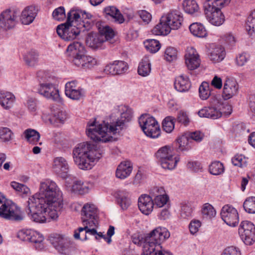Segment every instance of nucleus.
Here are the masks:
<instances>
[{"mask_svg":"<svg viewBox=\"0 0 255 255\" xmlns=\"http://www.w3.org/2000/svg\"><path fill=\"white\" fill-rule=\"evenodd\" d=\"M230 1L231 0H207L205 3L210 4L212 6H216L222 8L228 5Z\"/></svg>","mask_w":255,"mask_h":255,"instance_id":"63","label":"nucleus"},{"mask_svg":"<svg viewBox=\"0 0 255 255\" xmlns=\"http://www.w3.org/2000/svg\"><path fill=\"white\" fill-rule=\"evenodd\" d=\"M239 90V85L233 78H226L224 82L222 93L223 98L228 100L236 95Z\"/></svg>","mask_w":255,"mask_h":255,"instance_id":"21","label":"nucleus"},{"mask_svg":"<svg viewBox=\"0 0 255 255\" xmlns=\"http://www.w3.org/2000/svg\"><path fill=\"white\" fill-rule=\"evenodd\" d=\"M41 203L60 211L63 207L62 194L56 183L50 180L40 183L38 193L31 196Z\"/></svg>","mask_w":255,"mask_h":255,"instance_id":"3","label":"nucleus"},{"mask_svg":"<svg viewBox=\"0 0 255 255\" xmlns=\"http://www.w3.org/2000/svg\"><path fill=\"white\" fill-rule=\"evenodd\" d=\"M144 44L147 50L151 53L157 52L160 48L159 41L155 39H147L144 41Z\"/></svg>","mask_w":255,"mask_h":255,"instance_id":"51","label":"nucleus"},{"mask_svg":"<svg viewBox=\"0 0 255 255\" xmlns=\"http://www.w3.org/2000/svg\"><path fill=\"white\" fill-rule=\"evenodd\" d=\"M169 237L170 233L166 228L158 227L146 234L144 237V242L153 246L157 249V251L159 252V250L164 251L162 250L161 243L168 239Z\"/></svg>","mask_w":255,"mask_h":255,"instance_id":"10","label":"nucleus"},{"mask_svg":"<svg viewBox=\"0 0 255 255\" xmlns=\"http://www.w3.org/2000/svg\"><path fill=\"white\" fill-rule=\"evenodd\" d=\"M177 56V51L176 49L173 47H169L167 48L165 51V59L169 62H171L176 60Z\"/></svg>","mask_w":255,"mask_h":255,"instance_id":"59","label":"nucleus"},{"mask_svg":"<svg viewBox=\"0 0 255 255\" xmlns=\"http://www.w3.org/2000/svg\"><path fill=\"white\" fill-rule=\"evenodd\" d=\"M210 172L213 175H218L224 171L223 164L220 161L213 162L209 166Z\"/></svg>","mask_w":255,"mask_h":255,"instance_id":"53","label":"nucleus"},{"mask_svg":"<svg viewBox=\"0 0 255 255\" xmlns=\"http://www.w3.org/2000/svg\"><path fill=\"white\" fill-rule=\"evenodd\" d=\"M81 219L83 224H98V210L93 204H85L81 210Z\"/></svg>","mask_w":255,"mask_h":255,"instance_id":"15","label":"nucleus"},{"mask_svg":"<svg viewBox=\"0 0 255 255\" xmlns=\"http://www.w3.org/2000/svg\"><path fill=\"white\" fill-rule=\"evenodd\" d=\"M23 134L27 141L33 144H36L39 141L40 137L38 131L31 128L26 129Z\"/></svg>","mask_w":255,"mask_h":255,"instance_id":"44","label":"nucleus"},{"mask_svg":"<svg viewBox=\"0 0 255 255\" xmlns=\"http://www.w3.org/2000/svg\"><path fill=\"white\" fill-rule=\"evenodd\" d=\"M221 110L219 106L204 107L199 111L198 114L200 117L217 119L222 116Z\"/></svg>","mask_w":255,"mask_h":255,"instance_id":"28","label":"nucleus"},{"mask_svg":"<svg viewBox=\"0 0 255 255\" xmlns=\"http://www.w3.org/2000/svg\"><path fill=\"white\" fill-rule=\"evenodd\" d=\"M221 216L224 222L229 226L236 227L239 223V218L237 210L228 205L222 208Z\"/></svg>","mask_w":255,"mask_h":255,"instance_id":"16","label":"nucleus"},{"mask_svg":"<svg viewBox=\"0 0 255 255\" xmlns=\"http://www.w3.org/2000/svg\"><path fill=\"white\" fill-rule=\"evenodd\" d=\"M68 19L72 18L79 24V26L83 29H88L91 26L92 15L85 11L79 9H71L67 14Z\"/></svg>","mask_w":255,"mask_h":255,"instance_id":"14","label":"nucleus"},{"mask_svg":"<svg viewBox=\"0 0 255 255\" xmlns=\"http://www.w3.org/2000/svg\"><path fill=\"white\" fill-rule=\"evenodd\" d=\"M106 15L110 16L115 21L119 23L124 22L125 19L119 10L114 6H107L104 9Z\"/></svg>","mask_w":255,"mask_h":255,"instance_id":"37","label":"nucleus"},{"mask_svg":"<svg viewBox=\"0 0 255 255\" xmlns=\"http://www.w3.org/2000/svg\"><path fill=\"white\" fill-rule=\"evenodd\" d=\"M11 187L18 192L20 195L28 196L30 194L29 188L26 185L19 183L18 182L12 181L10 183Z\"/></svg>","mask_w":255,"mask_h":255,"instance_id":"48","label":"nucleus"},{"mask_svg":"<svg viewBox=\"0 0 255 255\" xmlns=\"http://www.w3.org/2000/svg\"><path fill=\"white\" fill-rule=\"evenodd\" d=\"M138 206L143 214L148 215L153 210V201L147 195H142L138 198Z\"/></svg>","mask_w":255,"mask_h":255,"instance_id":"26","label":"nucleus"},{"mask_svg":"<svg viewBox=\"0 0 255 255\" xmlns=\"http://www.w3.org/2000/svg\"><path fill=\"white\" fill-rule=\"evenodd\" d=\"M209 56L210 59L214 63L222 61L226 56L224 47L222 45H216L212 48Z\"/></svg>","mask_w":255,"mask_h":255,"instance_id":"32","label":"nucleus"},{"mask_svg":"<svg viewBox=\"0 0 255 255\" xmlns=\"http://www.w3.org/2000/svg\"><path fill=\"white\" fill-rule=\"evenodd\" d=\"M92 187L91 184L84 183L81 181H75L72 185V190L74 192L80 194H84L89 192V189Z\"/></svg>","mask_w":255,"mask_h":255,"instance_id":"42","label":"nucleus"},{"mask_svg":"<svg viewBox=\"0 0 255 255\" xmlns=\"http://www.w3.org/2000/svg\"><path fill=\"white\" fill-rule=\"evenodd\" d=\"M85 54L71 58L72 63L78 67L85 69H90L97 64L98 61L96 58Z\"/></svg>","mask_w":255,"mask_h":255,"instance_id":"19","label":"nucleus"},{"mask_svg":"<svg viewBox=\"0 0 255 255\" xmlns=\"http://www.w3.org/2000/svg\"><path fill=\"white\" fill-rule=\"evenodd\" d=\"M157 251V249L144 242L141 255H172L171 253L166 251Z\"/></svg>","mask_w":255,"mask_h":255,"instance_id":"39","label":"nucleus"},{"mask_svg":"<svg viewBox=\"0 0 255 255\" xmlns=\"http://www.w3.org/2000/svg\"><path fill=\"white\" fill-rule=\"evenodd\" d=\"M66 118V115L65 112L57 110L54 112L52 117L49 118L48 122L51 125L57 126L58 123H63Z\"/></svg>","mask_w":255,"mask_h":255,"instance_id":"47","label":"nucleus"},{"mask_svg":"<svg viewBox=\"0 0 255 255\" xmlns=\"http://www.w3.org/2000/svg\"><path fill=\"white\" fill-rule=\"evenodd\" d=\"M151 71L150 63L149 58L144 56L139 63L137 72L139 75L143 77L147 76Z\"/></svg>","mask_w":255,"mask_h":255,"instance_id":"38","label":"nucleus"},{"mask_svg":"<svg viewBox=\"0 0 255 255\" xmlns=\"http://www.w3.org/2000/svg\"><path fill=\"white\" fill-rule=\"evenodd\" d=\"M38 53L34 50H31L24 55V60L29 67H34L38 62Z\"/></svg>","mask_w":255,"mask_h":255,"instance_id":"40","label":"nucleus"},{"mask_svg":"<svg viewBox=\"0 0 255 255\" xmlns=\"http://www.w3.org/2000/svg\"><path fill=\"white\" fill-rule=\"evenodd\" d=\"M174 118L172 117H166L162 122L163 129L167 133L171 132L174 128Z\"/></svg>","mask_w":255,"mask_h":255,"instance_id":"54","label":"nucleus"},{"mask_svg":"<svg viewBox=\"0 0 255 255\" xmlns=\"http://www.w3.org/2000/svg\"><path fill=\"white\" fill-rule=\"evenodd\" d=\"M119 110L121 116L116 121L110 123L104 121L102 124H98L96 121L89 122L86 129L88 136L95 141L106 142L113 140V135L119 133L132 117V110L127 106H120Z\"/></svg>","mask_w":255,"mask_h":255,"instance_id":"1","label":"nucleus"},{"mask_svg":"<svg viewBox=\"0 0 255 255\" xmlns=\"http://www.w3.org/2000/svg\"><path fill=\"white\" fill-rule=\"evenodd\" d=\"M27 212L30 219L36 223L49 222L50 219L56 220L58 217L57 209L40 202L34 198H29L27 201Z\"/></svg>","mask_w":255,"mask_h":255,"instance_id":"4","label":"nucleus"},{"mask_svg":"<svg viewBox=\"0 0 255 255\" xmlns=\"http://www.w3.org/2000/svg\"><path fill=\"white\" fill-rule=\"evenodd\" d=\"M190 32L195 36L199 37H204L207 32L205 27L201 23H193L189 26Z\"/></svg>","mask_w":255,"mask_h":255,"instance_id":"41","label":"nucleus"},{"mask_svg":"<svg viewBox=\"0 0 255 255\" xmlns=\"http://www.w3.org/2000/svg\"><path fill=\"white\" fill-rule=\"evenodd\" d=\"M0 217L17 222L22 221L24 218L19 207L12 202H6L4 200L0 203Z\"/></svg>","mask_w":255,"mask_h":255,"instance_id":"9","label":"nucleus"},{"mask_svg":"<svg viewBox=\"0 0 255 255\" xmlns=\"http://www.w3.org/2000/svg\"><path fill=\"white\" fill-rule=\"evenodd\" d=\"M182 5L184 11L189 14L197 12L199 9V5L195 0H185Z\"/></svg>","mask_w":255,"mask_h":255,"instance_id":"46","label":"nucleus"},{"mask_svg":"<svg viewBox=\"0 0 255 255\" xmlns=\"http://www.w3.org/2000/svg\"><path fill=\"white\" fill-rule=\"evenodd\" d=\"M245 27L249 35L255 36V9L248 16Z\"/></svg>","mask_w":255,"mask_h":255,"instance_id":"45","label":"nucleus"},{"mask_svg":"<svg viewBox=\"0 0 255 255\" xmlns=\"http://www.w3.org/2000/svg\"><path fill=\"white\" fill-rule=\"evenodd\" d=\"M191 86L189 78L181 75L177 77L174 81V88L179 92H186L189 91Z\"/></svg>","mask_w":255,"mask_h":255,"instance_id":"30","label":"nucleus"},{"mask_svg":"<svg viewBox=\"0 0 255 255\" xmlns=\"http://www.w3.org/2000/svg\"><path fill=\"white\" fill-rule=\"evenodd\" d=\"M55 249L61 254L70 255L72 248L69 240L60 235H56L50 240Z\"/></svg>","mask_w":255,"mask_h":255,"instance_id":"18","label":"nucleus"},{"mask_svg":"<svg viewBox=\"0 0 255 255\" xmlns=\"http://www.w3.org/2000/svg\"><path fill=\"white\" fill-rule=\"evenodd\" d=\"M184 58L185 65L188 70H193L200 66L201 63L200 56L194 47H187Z\"/></svg>","mask_w":255,"mask_h":255,"instance_id":"17","label":"nucleus"},{"mask_svg":"<svg viewBox=\"0 0 255 255\" xmlns=\"http://www.w3.org/2000/svg\"><path fill=\"white\" fill-rule=\"evenodd\" d=\"M53 17L57 20H62L66 17L65 8L63 6H60L56 8L52 13Z\"/></svg>","mask_w":255,"mask_h":255,"instance_id":"64","label":"nucleus"},{"mask_svg":"<svg viewBox=\"0 0 255 255\" xmlns=\"http://www.w3.org/2000/svg\"><path fill=\"white\" fill-rule=\"evenodd\" d=\"M17 237L21 240L33 243H40L44 239L39 233L31 230L20 231L18 233Z\"/></svg>","mask_w":255,"mask_h":255,"instance_id":"24","label":"nucleus"},{"mask_svg":"<svg viewBox=\"0 0 255 255\" xmlns=\"http://www.w3.org/2000/svg\"><path fill=\"white\" fill-rule=\"evenodd\" d=\"M67 55L71 58L79 55L86 53L84 45L80 42H74L70 44L67 48Z\"/></svg>","mask_w":255,"mask_h":255,"instance_id":"31","label":"nucleus"},{"mask_svg":"<svg viewBox=\"0 0 255 255\" xmlns=\"http://www.w3.org/2000/svg\"><path fill=\"white\" fill-rule=\"evenodd\" d=\"M104 149L89 142L78 144L73 149L75 163L82 170L92 168L93 163L98 161L104 154Z\"/></svg>","mask_w":255,"mask_h":255,"instance_id":"2","label":"nucleus"},{"mask_svg":"<svg viewBox=\"0 0 255 255\" xmlns=\"http://www.w3.org/2000/svg\"><path fill=\"white\" fill-rule=\"evenodd\" d=\"M55 81L43 82L39 84L37 89L38 93L44 97L54 101L60 100V95Z\"/></svg>","mask_w":255,"mask_h":255,"instance_id":"12","label":"nucleus"},{"mask_svg":"<svg viewBox=\"0 0 255 255\" xmlns=\"http://www.w3.org/2000/svg\"><path fill=\"white\" fill-rule=\"evenodd\" d=\"M87 45L93 49H97L102 46L104 42L102 36L97 33H89L86 40Z\"/></svg>","mask_w":255,"mask_h":255,"instance_id":"34","label":"nucleus"},{"mask_svg":"<svg viewBox=\"0 0 255 255\" xmlns=\"http://www.w3.org/2000/svg\"><path fill=\"white\" fill-rule=\"evenodd\" d=\"M249 59V55L246 52H242L236 56L235 59L236 64L239 67H243L246 65Z\"/></svg>","mask_w":255,"mask_h":255,"instance_id":"58","label":"nucleus"},{"mask_svg":"<svg viewBox=\"0 0 255 255\" xmlns=\"http://www.w3.org/2000/svg\"><path fill=\"white\" fill-rule=\"evenodd\" d=\"M132 170V166L129 161L122 162L117 169L116 176L121 179H125L130 175Z\"/></svg>","mask_w":255,"mask_h":255,"instance_id":"33","label":"nucleus"},{"mask_svg":"<svg viewBox=\"0 0 255 255\" xmlns=\"http://www.w3.org/2000/svg\"><path fill=\"white\" fill-rule=\"evenodd\" d=\"M165 193V191L162 187H153L149 191V196L152 200H154L155 198L160 197L163 194Z\"/></svg>","mask_w":255,"mask_h":255,"instance_id":"60","label":"nucleus"},{"mask_svg":"<svg viewBox=\"0 0 255 255\" xmlns=\"http://www.w3.org/2000/svg\"><path fill=\"white\" fill-rule=\"evenodd\" d=\"M190 138L187 132L185 133L177 139L178 145V149L181 151H184L189 149Z\"/></svg>","mask_w":255,"mask_h":255,"instance_id":"50","label":"nucleus"},{"mask_svg":"<svg viewBox=\"0 0 255 255\" xmlns=\"http://www.w3.org/2000/svg\"><path fill=\"white\" fill-rule=\"evenodd\" d=\"M37 10L32 5L25 7L22 11L20 20L22 23L28 25L32 23L37 15Z\"/></svg>","mask_w":255,"mask_h":255,"instance_id":"29","label":"nucleus"},{"mask_svg":"<svg viewBox=\"0 0 255 255\" xmlns=\"http://www.w3.org/2000/svg\"><path fill=\"white\" fill-rule=\"evenodd\" d=\"M99 34L102 36L104 42L112 39L115 36L114 30L107 25L101 26L99 27Z\"/></svg>","mask_w":255,"mask_h":255,"instance_id":"43","label":"nucleus"},{"mask_svg":"<svg viewBox=\"0 0 255 255\" xmlns=\"http://www.w3.org/2000/svg\"><path fill=\"white\" fill-rule=\"evenodd\" d=\"M98 224H83V227L78 228L77 231H75L74 237L76 239H80V234L85 231L84 233V237L82 239V241H86L88 239L87 235L94 236L95 237L97 234V230L95 227L98 226Z\"/></svg>","mask_w":255,"mask_h":255,"instance_id":"27","label":"nucleus"},{"mask_svg":"<svg viewBox=\"0 0 255 255\" xmlns=\"http://www.w3.org/2000/svg\"><path fill=\"white\" fill-rule=\"evenodd\" d=\"M243 207L246 211L250 214H255V197L248 198L244 202Z\"/></svg>","mask_w":255,"mask_h":255,"instance_id":"52","label":"nucleus"},{"mask_svg":"<svg viewBox=\"0 0 255 255\" xmlns=\"http://www.w3.org/2000/svg\"><path fill=\"white\" fill-rule=\"evenodd\" d=\"M202 213L204 218H211L215 216L216 212L211 204L205 203L203 206Z\"/></svg>","mask_w":255,"mask_h":255,"instance_id":"55","label":"nucleus"},{"mask_svg":"<svg viewBox=\"0 0 255 255\" xmlns=\"http://www.w3.org/2000/svg\"><path fill=\"white\" fill-rule=\"evenodd\" d=\"M183 18L181 13L172 10L162 16L160 22L152 30V33L156 35H167L171 29H177L181 25Z\"/></svg>","mask_w":255,"mask_h":255,"instance_id":"5","label":"nucleus"},{"mask_svg":"<svg viewBox=\"0 0 255 255\" xmlns=\"http://www.w3.org/2000/svg\"><path fill=\"white\" fill-rule=\"evenodd\" d=\"M83 29L79 26L77 22L72 18L68 19L66 22L59 25L57 27L58 35L65 40L70 41L74 39Z\"/></svg>","mask_w":255,"mask_h":255,"instance_id":"6","label":"nucleus"},{"mask_svg":"<svg viewBox=\"0 0 255 255\" xmlns=\"http://www.w3.org/2000/svg\"><path fill=\"white\" fill-rule=\"evenodd\" d=\"M221 8L212 6L208 3H204L205 14L208 20L213 25L220 26L225 20L224 15L221 10Z\"/></svg>","mask_w":255,"mask_h":255,"instance_id":"13","label":"nucleus"},{"mask_svg":"<svg viewBox=\"0 0 255 255\" xmlns=\"http://www.w3.org/2000/svg\"><path fill=\"white\" fill-rule=\"evenodd\" d=\"M37 77L39 84L43 82H49L52 81H55L54 77L51 76L49 73L44 70H40L37 73Z\"/></svg>","mask_w":255,"mask_h":255,"instance_id":"57","label":"nucleus"},{"mask_svg":"<svg viewBox=\"0 0 255 255\" xmlns=\"http://www.w3.org/2000/svg\"><path fill=\"white\" fill-rule=\"evenodd\" d=\"M15 100L14 96L11 93L5 91L0 92V104L5 109H9Z\"/></svg>","mask_w":255,"mask_h":255,"instance_id":"35","label":"nucleus"},{"mask_svg":"<svg viewBox=\"0 0 255 255\" xmlns=\"http://www.w3.org/2000/svg\"><path fill=\"white\" fill-rule=\"evenodd\" d=\"M69 165L66 160L62 157H57L54 158L53 168L54 171L63 178L67 177L69 171Z\"/></svg>","mask_w":255,"mask_h":255,"instance_id":"25","label":"nucleus"},{"mask_svg":"<svg viewBox=\"0 0 255 255\" xmlns=\"http://www.w3.org/2000/svg\"><path fill=\"white\" fill-rule=\"evenodd\" d=\"M239 234L247 245H251L255 242V226L249 221H242L239 227Z\"/></svg>","mask_w":255,"mask_h":255,"instance_id":"11","label":"nucleus"},{"mask_svg":"<svg viewBox=\"0 0 255 255\" xmlns=\"http://www.w3.org/2000/svg\"><path fill=\"white\" fill-rule=\"evenodd\" d=\"M156 156L162 167L171 170L176 166L179 158L174 157L172 148L169 145H165L159 148L156 153Z\"/></svg>","mask_w":255,"mask_h":255,"instance_id":"8","label":"nucleus"},{"mask_svg":"<svg viewBox=\"0 0 255 255\" xmlns=\"http://www.w3.org/2000/svg\"><path fill=\"white\" fill-rule=\"evenodd\" d=\"M128 68V63L124 61H115L106 66L104 71L107 74L120 75L125 73Z\"/></svg>","mask_w":255,"mask_h":255,"instance_id":"23","label":"nucleus"},{"mask_svg":"<svg viewBox=\"0 0 255 255\" xmlns=\"http://www.w3.org/2000/svg\"><path fill=\"white\" fill-rule=\"evenodd\" d=\"M211 95V91L208 83L203 82L199 88V97L202 100H207Z\"/></svg>","mask_w":255,"mask_h":255,"instance_id":"49","label":"nucleus"},{"mask_svg":"<svg viewBox=\"0 0 255 255\" xmlns=\"http://www.w3.org/2000/svg\"><path fill=\"white\" fill-rule=\"evenodd\" d=\"M232 162L235 166L243 167L247 164V158L243 154H237L232 159Z\"/></svg>","mask_w":255,"mask_h":255,"instance_id":"56","label":"nucleus"},{"mask_svg":"<svg viewBox=\"0 0 255 255\" xmlns=\"http://www.w3.org/2000/svg\"><path fill=\"white\" fill-rule=\"evenodd\" d=\"M129 195V192L126 190H120L117 192L118 204L124 210H127L130 205Z\"/></svg>","mask_w":255,"mask_h":255,"instance_id":"36","label":"nucleus"},{"mask_svg":"<svg viewBox=\"0 0 255 255\" xmlns=\"http://www.w3.org/2000/svg\"><path fill=\"white\" fill-rule=\"evenodd\" d=\"M176 119L178 123L183 124L185 126H187L190 122L188 114L183 111H180L178 112Z\"/></svg>","mask_w":255,"mask_h":255,"instance_id":"62","label":"nucleus"},{"mask_svg":"<svg viewBox=\"0 0 255 255\" xmlns=\"http://www.w3.org/2000/svg\"><path fill=\"white\" fill-rule=\"evenodd\" d=\"M138 123L146 136L151 138H157L160 135L159 125L153 117L147 114H143L139 118Z\"/></svg>","mask_w":255,"mask_h":255,"instance_id":"7","label":"nucleus"},{"mask_svg":"<svg viewBox=\"0 0 255 255\" xmlns=\"http://www.w3.org/2000/svg\"><path fill=\"white\" fill-rule=\"evenodd\" d=\"M17 15L10 10H6L0 15V28L7 30L13 28L16 23Z\"/></svg>","mask_w":255,"mask_h":255,"instance_id":"20","label":"nucleus"},{"mask_svg":"<svg viewBox=\"0 0 255 255\" xmlns=\"http://www.w3.org/2000/svg\"><path fill=\"white\" fill-rule=\"evenodd\" d=\"M65 93L67 97L74 100L81 99L84 96L85 94L84 90L77 86L75 81L68 82L66 84Z\"/></svg>","mask_w":255,"mask_h":255,"instance_id":"22","label":"nucleus"},{"mask_svg":"<svg viewBox=\"0 0 255 255\" xmlns=\"http://www.w3.org/2000/svg\"><path fill=\"white\" fill-rule=\"evenodd\" d=\"M12 132L7 128L0 127V138L3 142L11 139Z\"/></svg>","mask_w":255,"mask_h":255,"instance_id":"61","label":"nucleus"}]
</instances>
